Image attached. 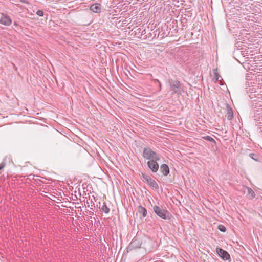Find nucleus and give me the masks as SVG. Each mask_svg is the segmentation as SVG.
<instances>
[{"mask_svg":"<svg viewBox=\"0 0 262 262\" xmlns=\"http://www.w3.org/2000/svg\"><path fill=\"white\" fill-rule=\"evenodd\" d=\"M249 157L253 160L257 161V159L256 158L257 157V156L256 154L254 153H251L249 154Z\"/></svg>","mask_w":262,"mask_h":262,"instance_id":"nucleus-17","label":"nucleus"},{"mask_svg":"<svg viewBox=\"0 0 262 262\" xmlns=\"http://www.w3.org/2000/svg\"><path fill=\"white\" fill-rule=\"evenodd\" d=\"M245 193H247L249 199H252L255 196V194L253 190L249 187H246L244 190Z\"/></svg>","mask_w":262,"mask_h":262,"instance_id":"nucleus-8","label":"nucleus"},{"mask_svg":"<svg viewBox=\"0 0 262 262\" xmlns=\"http://www.w3.org/2000/svg\"><path fill=\"white\" fill-rule=\"evenodd\" d=\"M216 252L218 255L224 260H228L230 258L229 254L225 250L222 248H217Z\"/></svg>","mask_w":262,"mask_h":262,"instance_id":"nucleus-7","label":"nucleus"},{"mask_svg":"<svg viewBox=\"0 0 262 262\" xmlns=\"http://www.w3.org/2000/svg\"><path fill=\"white\" fill-rule=\"evenodd\" d=\"M138 212L139 213L142 214L143 217H145L147 215V210L146 208L141 206H139Z\"/></svg>","mask_w":262,"mask_h":262,"instance_id":"nucleus-13","label":"nucleus"},{"mask_svg":"<svg viewBox=\"0 0 262 262\" xmlns=\"http://www.w3.org/2000/svg\"><path fill=\"white\" fill-rule=\"evenodd\" d=\"M160 171L164 176H166L169 173V167L167 165L163 164L160 167Z\"/></svg>","mask_w":262,"mask_h":262,"instance_id":"nucleus-10","label":"nucleus"},{"mask_svg":"<svg viewBox=\"0 0 262 262\" xmlns=\"http://www.w3.org/2000/svg\"><path fill=\"white\" fill-rule=\"evenodd\" d=\"M36 14L39 16H43V11L41 10H39L36 12Z\"/></svg>","mask_w":262,"mask_h":262,"instance_id":"nucleus-18","label":"nucleus"},{"mask_svg":"<svg viewBox=\"0 0 262 262\" xmlns=\"http://www.w3.org/2000/svg\"><path fill=\"white\" fill-rule=\"evenodd\" d=\"M143 156L146 159L149 160H160L159 156L150 148H144Z\"/></svg>","mask_w":262,"mask_h":262,"instance_id":"nucleus-2","label":"nucleus"},{"mask_svg":"<svg viewBox=\"0 0 262 262\" xmlns=\"http://www.w3.org/2000/svg\"><path fill=\"white\" fill-rule=\"evenodd\" d=\"M217 228L220 231L223 232H225L226 231V227L222 225H219Z\"/></svg>","mask_w":262,"mask_h":262,"instance_id":"nucleus-16","label":"nucleus"},{"mask_svg":"<svg viewBox=\"0 0 262 262\" xmlns=\"http://www.w3.org/2000/svg\"><path fill=\"white\" fill-rule=\"evenodd\" d=\"M153 210L154 212L160 217L165 220L169 219V213L162 207L155 206L153 207Z\"/></svg>","mask_w":262,"mask_h":262,"instance_id":"nucleus-3","label":"nucleus"},{"mask_svg":"<svg viewBox=\"0 0 262 262\" xmlns=\"http://www.w3.org/2000/svg\"><path fill=\"white\" fill-rule=\"evenodd\" d=\"M90 10L95 13H100L101 12V6L98 3H95L90 6Z\"/></svg>","mask_w":262,"mask_h":262,"instance_id":"nucleus-9","label":"nucleus"},{"mask_svg":"<svg viewBox=\"0 0 262 262\" xmlns=\"http://www.w3.org/2000/svg\"><path fill=\"white\" fill-rule=\"evenodd\" d=\"M0 23L3 25L9 26L12 24V20L8 15L3 13L0 18Z\"/></svg>","mask_w":262,"mask_h":262,"instance_id":"nucleus-6","label":"nucleus"},{"mask_svg":"<svg viewBox=\"0 0 262 262\" xmlns=\"http://www.w3.org/2000/svg\"><path fill=\"white\" fill-rule=\"evenodd\" d=\"M155 80H156V81H158V82L159 83L160 88H161V83L160 82V81H159V80H158V79H156Z\"/></svg>","mask_w":262,"mask_h":262,"instance_id":"nucleus-20","label":"nucleus"},{"mask_svg":"<svg viewBox=\"0 0 262 262\" xmlns=\"http://www.w3.org/2000/svg\"><path fill=\"white\" fill-rule=\"evenodd\" d=\"M259 119H261V120H262V114H261V115H260V116H259Z\"/></svg>","mask_w":262,"mask_h":262,"instance_id":"nucleus-21","label":"nucleus"},{"mask_svg":"<svg viewBox=\"0 0 262 262\" xmlns=\"http://www.w3.org/2000/svg\"><path fill=\"white\" fill-rule=\"evenodd\" d=\"M258 98L260 99V100L259 101V102H262V97H259Z\"/></svg>","mask_w":262,"mask_h":262,"instance_id":"nucleus-22","label":"nucleus"},{"mask_svg":"<svg viewBox=\"0 0 262 262\" xmlns=\"http://www.w3.org/2000/svg\"><path fill=\"white\" fill-rule=\"evenodd\" d=\"M227 113L226 115V117L228 120H231L233 118V113L231 107L229 105H227Z\"/></svg>","mask_w":262,"mask_h":262,"instance_id":"nucleus-11","label":"nucleus"},{"mask_svg":"<svg viewBox=\"0 0 262 262\" xmlns=\"http://www.w3.org/2000/svg\"><path fill=\"white\" fill-rule=\"evenodd\" d=\"M142 179L144 181L146 182L150 187L158 190L159 185L157 183L153 180L149 176L145 173H142Z\"/></svg>","mask_w":262,"mask_h":262,"instance_id":"nucleus-4","label":"nucleus"},{"mask_svg":"<svg viewBox=\"0 0 262 262\" xmlns=\"http://www.w3.org/2000/svg\"><path fill=\"white\" fill-rule=\"evenodd\" d=\"M101 209L105 213H108L110 212V209L107 206L106 203L105 202H103V205L101 207Z\"/></svg>","mask_w":262,"mask_h":262,"instance_id":"nucleus-14","label":"nucleus"},{"mask_svg":"<svg viewBox=\"0 0 262 262\" xmlns=\"http://www.w3.org/2000/svg\"><path fill=\"white\" fill-rule=\"evenodd\" d=\"M202 138L206 140L215 143V141L214 140V139L210 136H206L203 137Z\"/></svg>","mask_w":262,"mask_h":262,"instance_id":"nucleus-15","label":"nucleus"},{"mask_svg":"<svg viewBox=\"0 0 262 262\" xmlns=\"http://www.w3.org/2000/svg\"><path fill=\"white\" fill-rule=\"evenodd\" d=\"M158 160H149L147 162L148 167L152 172H156L159 169V166L157 163Z\"/></svg>","mask_w":262,"mask_h":262,"instance_id":"nucleus-5","label":"nucleus"},{"mask_svg":"<svg viewBox=\"0 0 262 262\" xmlns=\"http://www.w3.org/2000/svg\"><path fill=\"white\" fill-rule=\"evenodd\" d=\"M6 165L5 162H3L0 164V170L2 169Z\"/></svg>","mask_w":262,"mask_h":262,"instance_id":"nucleus-19","label":"nucleus"},{"mask_svg":"<svg viewBox=\"0 0 262 262\" xmlns=\"http://www.w3.org/2000/svg\"><path fill=\"white\" fill-rule=\"evenodd\" d=\"M170 90L173 94L181 95L184 92V85L178 80L168 79Z\"/></svg>","mask_w":262,"mask_h":262,"instance_id":"nucleus-1","label":"nucleus"},{"mask_svg":"<svg viewBox=\"0 0 262 262\" xmlns=\"http://www.w3.org/2000/svg\"><path fill=\"white\" fill-rule=\"evenodd\" d=\"M141 243L137 239H134L129 244V247L132 248H137L140 247Z\"/></svg>","mask_w":262,"mask_h":262,"instance_id":"nucleus-12","label":"nucleus"}]
</instances>
